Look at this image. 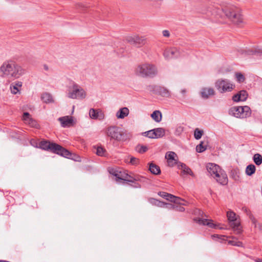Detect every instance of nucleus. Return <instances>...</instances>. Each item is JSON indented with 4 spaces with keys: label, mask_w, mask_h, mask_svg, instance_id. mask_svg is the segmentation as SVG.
<instances>
[{
    "label": "nucleus",
    "mask_w": 262,
    "mask_h": 262,
    "mask_svg": "<svg viewBox=\"0 0 262 262\" xmlns=\"http://www.w3.org/2000/svg\"><path fill=\"white\" fill-rule=\"evenodd\" d=\"M206 167L208 172L212 177H213V176H215L216 174H217L218 172H220V171L222 170L219 167V166L213 163L208 164Z\"/></svg>",
    "instance_id": "obj_17"
},
{
    "label": "nucleus",
    "mask_w": 262,
    "mask_h": 262,
    "mask_svg": "<svg viewBox=\"0 0 262 262\" xmlns=\"http://www.w3.org/2000/svg\"><path fill=\"white\" fill-rule=\"evenodd\" d=\"M106 134L111 139L117 141H125L126 136L123 130L117 126H111L106 129Z\"/></svg>",
    "instance_id": "obj_5"
},
{
    "label": "nucleus",
    "mask_w": 262,
    "mask_h": 262,
    "mask_svg": "<svg viewBox=\"0 0 262 262\" xmlns=\"http://www.w3.org/2000/svg\"><path fill=\"white\" fill-rule=\"evenodd\" d=\"M170 210H173L174 209V205L168 204V203H165V207Z\"/></svg>",
    "instance_id": "obj_53"
},
{
    "label": "nucleus",
    "mask_w": 262,
    "mask_h": 262,
    "mask_svg": "<svg viewBox=\"0 0 262 262\" xmlns=\"http://www.w3.org/2000/svg\"><path fill=\"white\" fill-rule=\"evenodd\" d=\"M24 122L30 125L31 127L37 128L38 124L37 122L33 120L31 117L29 113L25 112L24 113L23 117Z\"/></svg>",
    "instance_id": "obj_16"
},
{
    "label": "nucleus",
    "mask_w": 262,
    "mask_h": 262,
    "mask_svg": "<svg viewBox=\"0 0 262 262\" xmlns=\"http://www.w3.org/2000/svg\"><path fill=\"white\" fill-rule=\"evenodd\" d=\"M163 56L167 59L178 58L180 56V52L175 48L167 49L164 51Z\"/></svg>",
    "instance_id": "obj_11"
},
{
    "label": "nucleus",
    "mask_w": 262,
    "mask_h": 262,
    "mask_svg": "<svg viewBox=\"0 0 262 262\" xmlns=\"http://www.w3.org/2000/svg\"><path fill=\"white\" fill-rule=\"evenodd\" d=\"M254 261L255 262H262V259L261 258H256L254 259Z\"/></svg>",
    "instance_id": "obj_55"
},
{
    "label": "nucleus",
    "mask_w": 262,
    "mask_h": 262,
    "mask_svg": "<svg viewBox=\"0 0 262 262\" xmlns=\"http://www.w3.org/2000/svg\"><path fill=\"white\" fill-rule=\"evenodd\" d=\"M162 33L163 36L165 37H169L170 35L169 31L167 30H164L162 31Z\"/></svg>",
    "instance_id": "obj_52"
},
{
    "label": "nucleus",
    "mask_w": 262,
    "mask_h": 262,
    "mask_svg": "<svg viewBox=\"0 0 262 262\" xmlns=\"http://www.w3.org/2000/svg\"><path fill=\"white\" fill-rule=\"evenodd\" d=\"M139 159L135 157H131L130 158L129 163L132 165H137L139 163Z\"/></svg>",
    "instance_id": "obj_46"
},
{
    "label": "nucleus",
    "mask_w": 262,
    "mask_h": 262,
    "mask_svg": "<svg viewBox=\"0 0 262 262\" xmlns=\"http://www.w3.org/2000/svg\"><path fill=\"white\" fill-rule=\"evenodd\" d=\"M149 202L157 206L163 208L165 207V203L164 202L159 201L156 199L153 198L150 199Z\"/></svg>",
    "instance_id": "obj_33"
},
{
    "label": "nucleus",
    "mask_w": 262,
    "mask_h": 262,
    "mask_svg": "<svg viewBox=\"0 0 262 262\" xmlns=\"http://www.w3.org/2000/svg\"><path fill=\"white\" fill-rule=\"evenodd\" d=\"M52 143L47 141H41L39 143V147L42 149L48 150H50Z\"/></svg>",
    "instance_id": "obj_32"
},
{
    "label": "nucleus",
    "mask_w": 262,
    "mask_h": 262,
    "mask_svg": "<svg viewBox=\"0 0 262 262\" xmlns=\"http://www.w3.org/2000/svg\"><path fill=\"white\" fill-rule=\"evenodd\" d=\"M134 180H135V182L139 181V182H144V180H146V179L142 177H141L140 176H135Z\"/></svg>",
    "instance_id": "obj_49"
},
{
    "label": "nucleus",
    "mask_w": 262,
    "mask_h": 262,
    "mask_svg": "<svg viewBox=\"0 0 262 262\" xmlns=\"http://www.w3.org/2000/svg\"><path fill=\"white\" fill-rule=\"evenodd\" d=\"M236 78L237 81L239 82H243L245 80V77L243 74L241 73H236Z\"/></svg>",
    "instance_id": "obj_45"
},
{
    "label": "nucleus",
    "mask_w": 262,
    "mask_h": 262,
    "mask_svg": "<svg viewBox=\"0 0 262 262\" xmlns=\"http://www.w3.org/2000/svg\"><path fill=\"white\" fill-rule=\"evenodd\" d=\"M85 90L79 84L73 82L72 85L69 88L67 97L73 99H83L86 97Z\"/></svg>",
    "instance_id": "obj_4"
},
{
    "label": "nucleus",
    "mask_w": 262,
    "mask_h": 262,
    "mask_svg": "<svg viewBox=\"0 0 262 262\" xmlns=\"http://www.w3.org/2000/svg\"><path fill=\"white\" fill-rule=\"evenodd\" d=\"M228 243L232 246L237 247H242L243 245L242 242L237 241L234 237H233L232 240L229 241Z\"/></svg>",
    "instance_id": "obj_39"
},
{
    "label": "nucleus",
    "mask_w": 262,
    "mask_h": 262,
    "mask_svg": "<svg viewBox=\"0 0 262 262\" xmlns=\"http://www.w3.org/2000/svg\"><path fill=\"white\" fill-rule=\"evenodd\" d=\"M178 167L179 169L182 170L183 173L185 174H189L194 176V174L191 169L189 168L186 164L182 163H178Z\"/></svg>",
    "instance_id": "obj_19"
},
{
    "label": "nucleus",
    "mask_w": 262,
    "mask_h": 262,
    "mask_svg": "<svg viewBox=\"0 0 262 262\" xmlns=\"http://www.w3.org/2000/svg\"><path fill=\"white\" fill-rule=\"evenodd\" d=\"M172 202H173L176 204H178L182 205H186V204L184 203L185 201L180 198L177 197L175 196V198L172 199L171 200Z\"/></svg>",
    "instance_id": "obj_40"
},
{
    "label": "nucleus",
    "mask_w": 262,
    "mask_h": 262,
    "mask_svg": "<svg viewBox=\"0 0 262 262\" xmlns=\"http://www.w3.org/2000/svg\"><path fill=\"white\" fill-rule=\"evenodd\" d=\"M50 150L65 158L69 159L71 158V153L69 150L57 144L52 143Z\"/></svg>",
    "instance_id": "obj_10"
},
{
    "label": "nucleus",
    "mask_w": 262,
    "mask_h": 262,
    "mask_svg": "<svg viewBox=\"0 0 262 262\" xmlns=\"http://www.w3.org/2000/svg\"><path fill=\"white\" fill-rule=\"evenodd\" d=\"M44 69L46 71L48 70V67L47 65H44Z\"/></svg>",
    "instance_id": "obj_57"
},
{
    "label": "nucleus",
    "mask_w": 262,
    "mask_h": 262,
    "mask_svg": "<svg viewBox=\"0 0 262 262\" xmlns=\"http://www.w3.org/2000/svg\"><path fill=\"white\" fill-rule=\"evenodd\" d=\"M158 94L164 97H169L170 96V92L165 88L160 87L158 90Z\"/></svg>",
    "instance_id": "obj_26"
},
{
    "label": "nucleus",
    "mask_w": 262,
    "mask_h": 262,
    "mask_svg": "<svg viewBox=\"0 0 262 262\" xmlns=\"http://www.w3.org/2000/svg\"><path fill=\"white\" fill-rule=\"evenodd\" d=\"M213 3L221 7L223 12L234 24L239 25L243 22L242 15L235 11V7L230 0H214Z\"/></svg>",
    "instance_id": "obj_2"
},
{
    "label": "nucleus",
    "mask_w": 262,
    "mask_h": 262,
    "mask_svg": "<svg viewBox=\"0 0 262 262\" xmlns=\"http://www.w3.org/2000/svg\"><path fill=\"white\" fill-rule=\"evenodd\" d=\"M109 171L111 174L114 176L116 178H117L119 170L116 169L112 168L109 170Z\"/></svg>",
    "instance_id": "obj_47"
},
{
    "label": "nucleus",
    "mask_w": 262,
    "mask_h": 262,
    "mask_svg": "<svg viewBox=\"0 0 262 262\" xmlns=\"http://www.w3.org/2000/svg\"><path fill=\"white\" fill-rule=\"evenodd\" d=\"M142 134L144 136H146L149 138L156 139L154 129L147 132H145L143 133Z\"/></svg>",
    "instance_id": "obj_36"
},
{
    "label": "nucleus",
    "mask_w": 262,
    "mask_h": 262,
    "mask_svg": "<svg viewBox=\"0 0 262 262\" xmlns=\"http://www.w3.org/2000/svg\"><path fill=\"white\" fill-rule=\"evenodd\" d=\"M135 72L137 76L143 78H153L158 74V69L155 65L146 62L138 66Z\"/></svg>",
    "instance_id": "obj_3"
},
{
    "label": "nucleus",
    "mask_w": 262,
    "mask_h": 262,
    "mask_svg": "<svg viewBox=\"0 0 262 262\" xmlns=\"http://www.w3.org/2000/svg\"><path fill=\"white\" fill-rule=\"evenodd\" d=\"M135 45L142 46L145 44L146 38L143 36L135 35Z\"/></svg>",
    "instance_id": "obj_24"
},
{
    "label": "nucleus",
    "mask_w": 262,
    "mask_h": 262,
    "mask_svg": "<svg viewBox=\"0 0 262 262\" xmlns=\"http://www.w3.org/2000/svg\"><path fill=\"white\" fill-rule=\"evenodd\" d=\"M151 117L157 122H160L162 118V115L160 111H155L151 114Z\"/></svg>",
    "instance_id": "obj_23"
},
{
    "label": "nucleus",
    "mask_w": 262,
    "mask_h": 262,
    "mask_svg": "<svg viewBox=\"0 0 262 262\" xmlns=\"http://www.w3.org/2000/svg\"><path fill=\"white\" fill-rule=\"evenodd\" d=\"M215 91L212 88H203L200 91V95L202 98L207 99L210 97L214 96Z\"/></svg>",
    "instance_id": "obj_15"
},
{
    "label": "nucleus",
    "mask_w": 262,
    "mask_h": 262,
    "mask_svg": "<svg viewBox=\"0 0 262 262\" xmlns=\"http://www.w3.org/2000/svg\"><path fill=\"white\" fill-rule=\"evenodd\" d=\"M203 130L199 129L198 128H196L194 132V137L195 139L199 140L201 138L203 134Z\"/></svg>",
    "instance_id": "obj_37"
},
{
    "label": "nucleus",
    "mask_w": 262,
    "mask_h": 262,
    "mask_svg": "<svg viewBox=\"0 0 262 262\" xmlns=\"http://www.w3.org/2000/svg\"><path fill=\"white\" fill-rule=\"evenodd\" d=\"M256 168L253 164H250L248 165L246 168V173L248 176H251L255 173Z\"/></svg>",
    "instance_id": "obj_28"
},
{
    "label": "nucleus",
    "mask_w": 262,
    "mask_h": 262,
    "mask_svg": "<svg viewBox=\"0 0 262 262\" xmlns=\"http://www.w3.org/2000/svg\"><path fill=\"white\" fill-rule=\"evenodd\" d=\"M158 195H160V196L165 199L166 200L171 201V200H172V199L175 198L174 195L171 194L170 193L165 192H163V191L159 192L158 193Z\"/></svg>",
    "instance_id": "obj_27"
},
{
    "label": "nucleus",
    "mask_w": 262,
    "mask_h": 262,
    "mask_svg": "<svg viewBox=\"0 0 262 262\" xmlns=\"http://www.w3.org/2000/svg\"><path fill=\"white\" fill-rule=\"evenodd\" d=\"M127 177H128V174L127 173H126L125 171H119L116 178L118 180L125 181V179Z\"/></svg>",
    "instance_id": "obj_38"
},
{
    "label": "nucleus",
    "mask_w": 262,
    "mask_h": 262,
    "mask_svg": "<svg viewBox=\"0 0 262 262\" xmlns=\"http://www.w3.org/2000/svg\"><path fill=\"white\" fill-rule=\"evenodd\" d=\"M58 120L60 122L62 127H69L74 124L73 117L69 116L59 117Z\"/></svg>",
    "instance_id": "obj_12"
},
{
    "label": "nucleus",
    "mask_w": 262,
    "mask_h": 262,
    "mask_svg": "<svg viewBox=\"0 0 262 262\" xmlns=\"http://www.w3.org/2000/svg\"><path fill=\"white\" fill-rule=\"evenodd\" d=\"M133 183H134V185H131L133 187L136 188H141V185L139 184V183H136L135 182Z\"/></svg>",
    "instance_id": "obj_54"
},
{
    "label": "nucleus",
    "mask_w": 262,
    "mask_h": 262,
    "mask_svg": "<svg viewBox=\"0 0 262 262\" xmlns=\"http://www.w3.org/2000/svg\"><path fill=\"white\" fill-rule=\"evenodd\" d=\"M253 159L257 165H260L262 163V156L259 154H255L253 156Z\"/></svg>",
    "instance_id": "obj_34"
},
{
    "label": "nucleus",
    "mask_w": 262,
    "mask_h": 262,
    "mask_svg": "<svg viewBox=\"0 0 262 262\" xmlns=\"http://www.w3.org/2000/svg\"><path fill=\"white\" fill-rule=\"evenodd\" d=\"M89 115L92 119L99 120H103L105 117L103 112L100 109L91 108L89 111Z\"/></svg>",
    "instance_id": "obj_13"
},
{
    "label": "nucleus",
    "mask_w": 262,
    "mask_h": 262,
    "mask_svg": "<svg viewBox=\"0 0 262 262\" xmlns=\"http://www.w3.org/2000/svg\"><path fill=\"white\" fill-rule=\"evenodd\" d=\"M195 211L198 212L199 215L201 217H196L194 219V221L196 223H197L198 224L200 225L207 226L211 228H215L216 225L213 223V221L212 220L203 219V217H207V216L202 211H201L200 210H196ZM195 213H196V212H195Z\"/></svg>",
    "instance_id": "obj_9"
},
{
    "label": "nucleus",
    "mask_w": 262,
    "mask_h": 262,
    "mask_svg": "<svg viewBox=\"0 0 262 262\" xmlns=\"http://www.w3.org/2000/svg\"><path fill=\"white\" fill-rule=\"evenodd\" d=\"M136 151L140 154H143L147 151L148 150V147L146 145L138 144L136 147Z\"/></svg>",
    "instance_id": "obj_30"
},
{
    "label": "nucleus",
    "mask_w": 262,
    "mask_h": 262,
    "mask_svg": "<svg viewBox=\"0 0 262 262\" xmlns=\"http://www.w3.org/2000/svg\"><path fill=\"white\" fill-rule=\"evenodd\" d=\"M206 149V146L203 145V142L202 141L196 147V151L200 153L204 151Z\"/></svg>",
    "instance_id": "obj_41"
},
{
    "label": "nucleus",
    "mask_w": 262,
    "mask_h": 262,
    "mask_svg": "<svg viewBox=\"0 0 262 262\" xmlns=\"http://www.w3.org/2000/svg\"><path fill=\"white\" fill-rule=\"evenodd\" d=\"M149 170L154 174H159L161 172L159 166L152 163L149 164Z\"/></svg>",
    "instance_id": "obj_22"
},
{
    "label": "nucleus",
    "mask_w": 262,
    "mask_h": 262,
    "mask_svg": "<svg viewBox=\"0 0 262 262\" xmlns=\"http://www.w3.org/2000/svg\"><path fill=\"white\" fill-rule=\"evenodd\" d=\"M228 220L230 223V226L235 232V234L239 235L242 232L239 222L237 220L236 214L232 211H229L227 212Z\"/></svg>",
    "instance_id": "obj_8"
},
{
    "label": "nucleus",
    "mask_w": 262,
    "mask_h": 262,
    "mask_svg": "<svg viewBox=\"0 0 262 262\" xmlns=\"http://www.w3.org/2000/svg\"><path fill=\"white\" fill-rule=\"evenodd\" d=\"M176 154L175 152L173 151H169L166 153L165 158L167 159L169 163L170 161H175L174 158L176 156Z\"/></svg>",
    "instance_id": "obj_35"
},
{
    "label": "nucleus",
    "mask_w": 262,
    "mask_h": 262,
    "mask_svg": "<svg viewBox=\"0 0 262 262\" xmlns=\"http://www.w3.org/2000/svg\"><path fill=\"white\" fill-rule=\"evenodd\" d=\"M156 138L163 137L165 135V130L162 128H157L154 129Z\"/></svg>",
    "instance_id": "obj_29"
},
{
    "label": "nucleus",
    "mask_w": 262,
    "mask_h": 262,
    "mask_svg": "<svg viewBox=\"0 0 262 262\" xmlns=\"http://www.w3.org/2000/svg\"><path fill=\"white\" fill-rule=\"evenodd\" d=\"M22 82L21 81H16L10 85V90L11 93L13 94H16L18 92V88L22 86Z\"/></svg>",
    "instance_id": "obj_20"
},
{
    "label": "nucleus",
    "mask_w": 262,
    "mask_h": 262,
    "mask_svg": "<svg viewBox=\"0 0 262 262\" xmlns=\"http://www.w3.org/2000/svg\"><path fill=\"white\" fill-rule=\"evenodd\" d=\"M41 99L43 102L46 103H52L54 102L52 95L48 93H43L41 96Z\"/></svg>",
    "instance_id": "obj_21"
},
{
    "label": "nucleus",
    "mask_w": 262,
    "mask_h": 262,
    "mask_svg": "<svg viewBox=\"0 0 262 262\" xmlns=\"http://www.w3.org/2000/svg\"><path fill=\"white\" fill-rule=\"evenodd\" d=\"M215 86L221 93L231 92L234 88L235 85L227 79H219L216 81Z\"/></svg>",
    "instance_id": "obj_6"
},
{
    "label": "nucleus",
    "mask_w": 262,
    "mask_h": 262,
    "mask_svg": "<svg viewBox=\"0 0 262 262\" xmlns=\"http://www.w3.org/2000/svg\"><path fill=\"white\" fill-rule=\"evenodd\" d=\"M186 92V90L185 89L182 90L181 91V93L183 94V96L185 95Z\"/></svg>",
    "instance_id": "obj_56"
},
{
    "label": "nucleus",
    "mask_w": 262,
    "mask_h": 262,
    "mask_svg": "<svg viewBox=\"0 0 262 262\" xmlns=\"http://www.w3.org/2000/svg\"><path fill=\"white\" fill-rule=\"evenodd\" d=\"M245 54L247 55H262V49H249L245 51Z\"/></svg>",
    "instance_id": "obj_25"
},
{
    "label": "nucleus",
    "mask_w": 262,
    "mask_h": 262,
    "mask_svg": "<svg viewBox=\"0 0 262 262\" xmlns=\"http://www.w3.org/2000/svg\"><path fill=\"white\" fill-rule=\"evenodd\" d=\"M173 210L177 211L183 212L185 211V208L182 206L174 205V209Z\"/></svg>",
    "instance_id": "obj_48"
},
{
    "label": "nucleus",
    "mask_w": 262,
    "mask_h": 262,
    "mask_svg": "<svg viewBox=\"0 0 262 262\" xmlns=\"http://www.w3.org/2000/svg\"><path fill=\"white\" fill-rule=\"evenodd\" d=\"M249 217L254 227L258 228V229L262 232V224L257 223V220L252 214H250Z\"/></svg>",
    "instance_id": "obj_31"
},
{
    "label": "nucleus",
    "mask_w": 262,
    "mask_h": 262,
    "mask_svg": "<svg viewBox=\"0 0 262 262\" xmlns=\"http://www.w3.org/2000/svg\"><path fill=\"white\" fill-rule=\"evenodd\" d=\"M232 100L235 102L241 101V100L240 99V96L239 95L238 93L234 95L232 97Z\"/></svg>",
    "instance_id": "obj_50"
},
{
    "label": "nucleus",
    "mask_w": 262,
    "mask_h": 262,
    "mask_svg": "<svg viewBox=\"0 0 262 262\" xmlns=\"http://www.w3.org/2000/svg\"><path fill=\"white\" fill-rule=\"evenodd\" d=\"M135 177H132L129 175H128V177H127L125 181L128 182H131V183H134L135 182V180H134Z\"/></svg>",
    "instance_id": "obj_51"
},
{
    "label": "nucleus",
    "mask_w": 262,
    "mask_h": 262,
    "mask_svg": "<svg viewBox=\"0 0 262 262\" xmlns=\"http://www.w3.org/2000/svg\"><path fill=\"white\" fill-rule=\"evenodd\" d=\"M238 94L240 96L241 101H244L247 99L248 94L246 91H241L238 93Z\"/></svg>",
    "instance_id": "obj_42"
},
{
    "label": "nucleus",
    "mask_w": 262,
    "mask_h": 262,
    "mask_svg": "<svg viewBox=\"0 0 262 262\" xmlns=\"http://www.w3.org/2000/svg\"><path fill=\"white\" fill-rule=\"evenodd\" d=\"M129 113V109L126 107H124L120 108L117 111L116 116L118 119H123L128 115Z\"/></svg>",
    "instance_id": "obj_18"
},
{
    "label": "nucleus",
    "mask_w": 262,
    "mask_h": 262,
    "mask_svg": "<svg viewBox=\"0 0 262 262\" xmlns=\"http://www.w3.org/2000/svg\"><path fill=\"white\" fill-rule=\"evenodd\" d=\"M219 183L225 185L228 183V178L226 173L222 170L213 177Z\"/></svg>",
    "instance_id": "obj_14"
},
{
    "label": "nucleus",
    "mask_w": 262,
    "mask_h": 262,
    "mask_svg": "<svg viewBox=\"0 0 262 262\" xmlns=\"http://www.w3.org/2000/svg\"><path fill=\"white\" fill-rule=\"evenodd\" d=\"M126 40L130 44L135 45V35L127 36L126 38Z\"/></svg>",
    "instance_id": "obj_44"
},
{
    "label": "nucleus",
    "mask_w": 262,
    "mask_h": 262,
    "mask_svg": "<svg viewBox=\"0 0 262 262\" xmlns=\"http://www.w3.org/2000/svg\"><path fill=\"white\" fill-rule=\"evenodd\" d=\"M229 114L236 118H244L251 115V110L248 106H234L230 109Z\"/></svg>",
    "instance_id": "obj_7"
},
{
    "label": "nucleus",
    "mask_w": 262,
    "mask_h": 262,
    "mask_svg": "<svg viewBox=\"0 0 262 262\" xmlns=\"http://www.w3.org/2000/svg\"><path fill=\"white\" fill-rule=\"evenodd\" d=\"M25 73V69L12 60L5 61L0 67V74L3 77L18 79Z\"/></svg>",
    "instance_id": "obj_1"
},
{
    "label": "nucleus",
    "mask_w": 262,
    "mask_h": 262,
    "mask_svg": "<svg viewBox=\"0 0 262 262\" xmlns=\"http://www.w3.org/2000/svg\"><path fill=\"white\" fill-rule=\"evenodd\" d=\"M106 150L101 146L97 147L96 154L99 156H103Z\"/></svg>",
    "instance_id": "obj_43"
},
{
    "label": "nucleus",
    "mask_w": 262,
    "mask_h": 262,
    "mask_svg": "<svg viewBox=\"0 0 262 262\" xmlns=\"http://www.w3.org/2000/svg\"><path fill=\"white\" fill-rule=\"evenodd\" d=\"M212 236L213 237H216L219 238V237H218V235H212Z\"/></svg>",
    "instance_id": "obj_58"
}]
</instances>
